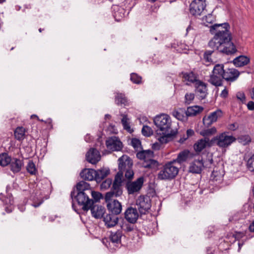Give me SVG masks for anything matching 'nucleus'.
Wrapping results in <instances>:
<instances>
[{
    "instance_id": "1",
    "label": "nucleus",
    "mask_w": 254,
    "mask_h": 254,
    "mask_svg": "<svg viewBox=\"0 0 254 254\" xmlns=\"http://www.w3.org/2000/svg\"><path fill=\"white\" fill-rule=\"evenodd\" d=\"M230 25L228 23L215 24L210 26V32L214 35L209 41L208 46L213 50L227 55L237 51L235 45L231 42V34L229 31Z\"/></svg>"
},
{
    "instance_id": "2",
    "label": "nucleus",
    "mask_w": 254,
    "mask_h": 254,
    "mask_svg": "<svg viewBox=\"0 0 254 254\" xmlns=\"http://www.w3.org/2000/svg\"><path fill=\"white\" fill-rule=\"evenodd\" d=\"M153 122L158 128L155 131V137L160 142L167 143L172 140L176 135L177 131L171 128V121L168 115L156 116Z\"/></svg>"
},
{
    "instance_id": "3",
    "label": "nucleus",
    "mask_w": 254,
    "mask_h": 254,
    "mask_svg": "<svg viewBox=\"0 0 254 254\" xmlns=\"http://www.w3.org/2000/svg\"><path fill=\"white\" fill-rule=\"evenodd\" d=\"M178 172L179 167L176 164V161H172L164 166L158 174V178L162 180H171L174 179Z\"/></svg>"
},
{
    "instance_id": "4",
    "label": "nucleus",
    "mask_w": 254,
    "mask_h": 254,
    "mask_svg": "<svg viewBox=\"0 0 254 254\" xmlns=\"http://www.w3.org/2000/svg\"><path fill=\"white\" fill-rule=\"evenodd\" d=\"M122 182V173H118L115 176L112 190L107 192L105 197H106L107 198H113L114 196H120L123 193V190L121 188Z\"/></svg>"
},
{
    "instance_id": "5",
    "label": "nucleus",
    "mask_w": 254,
    "mask_h": 254,
    "mask_svg": "<svg viewBox=\"0 0 254 254\" xmlns=\"http://www.w3.org/2000/svg\"><path fill=\"white\" fill-rule=\"evenodd\" d=\"M212 163V158L204 162L201 158L196 159L190 164L189 171L192 173H200L203 167L210 168Z\"/></svg>"
},
{
    "instance_id": "6",
    "label": "nucleus",
    "mask_w": 254,
    "mask_h": 254,
    "mask_svg": "<svg viewBox=\"0 0 254 254\" xmlns=\"http://www.w3.org/2000/svg\"><path fill=\"white\" fill-rule=\"evenodd\" d=\"M90 193L85 192H77L75 196V199L77 201L79 205L82 206L83 211L87 212L89 210L91 205L93 203V200L89 198V195Z\"/></svg>"
},
{
    "instance_id": "7",
    "label": "nucleus",
    "mask_w": 254,
    "mask_h": 254,
    "mask_svg": "<svg viewBox=\"0 0 254 254\" xmlns=\"http://www.w3.org/2000/svg\"><path fill=\"white\" fill-rule=\"evenodd\" d=\"M213 140L219 147L226 148L234 142L236 139L233 136L228 135L226 132H223L215 136Z\"/></svg>"
},
{
    "instance_id": "8",
    "label": "nucleus",
    "mask_w": 254,
    "mask_h": 254,
    "mask_svg": "<svg viewBox=\"0 0 254 254\" xmlns=\"http://www.w3.org/2000/svg\"><path fill=\"white\" fill-rule=\"evenodd\" d=\"M136 157L145 162L144 166L146 168H151L157 164V162L153 160V152L149 150L139 151L137 153Z\"/></svg>"
},
{
    "instance_id": "9",
    "label": "nucleus",
    "mask_w": 254,
    "mask_h": 254,
    "mask_svg": "<svg viewBox=\"0 0 254 254\" xmlns=\"http://www.w3.org/2000/svg\"><path fill=\"white\" fill-rule=\"evenodd\" d=\"M205 6V0H193L190 4V12L194 16L200 15Z\"/></svg>"
},
{
    "instance_id": "10",
    "label": "nucleus",
    "mask_w": 254,
    "mask_h": 254,
    "mask_svg": "<svg viewBox=\"0 0 254 254\" xmlns=\"http://www.w3.org/2000/svg\"><path fill=\"white\" fill-rule=\"evenodd\" d=\"M105 200L107 209L110 212L114 215L120 214L122 210V206L118 200L113 198H107L106 197H105Z\"/></svg>"
},
{
    "instance_id": "11",
    "label": "nucleus",
    "mask_w": 254,
    "mask_h": 254,
    "mask_svg": "<svg viewBox=\"0 0 254 254\" xmlns=\"http://www.w3.org/2000/svg\"><path fill=\"white\" fill-rule=\"evenodd\" d=\"M136 205L140 214H145L151 207V201L149 197L140 196L136 201Z\"/></svg>"
},
{
    "instance_id": "12",
    "label": "nucleus",
    "mask_w": 254,
    "mask_h": 254,
    "mask_svg": "<svg viewBox=\"0 0 254 254\" xmlns=\"http://www.w3.org/2000/svg\"><path fill=\"white\" fill-rule=\"evenodd\" d=\"M133 165L131 159L126 155H123L118 159V167L119 172L123 175L124 171L131 168Z\"/></svg>"
},
{
    "instance_id": "13",
    "label": "nucleus",
    "mask_w": 254,
    "mask_h": 254,
    "mask_svg": "<svg viewBox=\"0 0 254 254\" xmlns=\"http://www.w3.org/2000/svg\"><path fill=\"white\" fill-rule=\"evenodd\" d=\"M107 148L111 151H120L123 148V144L120 139L116 136L108 138L106 141Z\"/></svg>"
},
{
    "instance_id": "14",
    "label": "nucleus",
    "mask_w": 254,
    "mask_h": 254,
    "mask_svg": "<svg viewBox=\"0 0 254 254\" xmlns=\"http://www.w3.org/2000/svg\"><path fill=\"white\" fill-rule=\"evenodd\" d=\"M144 182L143 177L138 178L136 181L128 182L127 184V189L129 194H132L140 190Z\"/></svg>"
},
{
    "instance_id": "15",
    "label": "nucleus",
    "mask_w": 254,
    "mask_h": 254,
    "mask_svg": "<svg viewBox=\"0 0 254 254\" xmlns=\"http://www.w3.org/2000/svg\"><path fill=\"white\" fill-rule=\"evenodd\" d=\"M196 94L201 99H204L207 94V84L200 80H198L194 84Z\"/></svg>"
},
{
    "instance_id": "16",
    "label": "nucleus",
    "mask_w": 254,
    "mask_h": 254,
    "mask_svg": "<svg viewBox=\"0 0 254 254\" xmlns=\"http://www.w3.org/2000/svg\"><path fill=\"white\" fill-rule=\"evenodd\" d=\"M222 116V112L221 110H218L211 113L208 116H205L203 117L202 121L203 124L209 127L213 123L216 122L217 119Z\"/></svg>"
},
{
    "instance_id": "17",
    "label": "nucleus",
    "mask_w": 254,
    "mask_h": 254,
    "mask_svg": "<svg viewBox=\"0 0 254 254\" xmlns=\"http://www.w3.org/2000/svg\"><path fill=\"white\" fill-rule=\"evenodd\" d=\"M138 216V211L135 208L129 207L127 209L125 212L126 219L130 223H135Z\"/></svg>"
},
{
    "instance_id": "18",
    "label": "nucleus",
    "mask_w": 254,
    "mask_h": 254,
    "mask_svg": "<svg viewBox=\"0 0 254 254\" xmlns=\"http://www.w3.org/2000/svg\"><path fill=\"white\" fill-rule=\"evenodd\" d=\"M92 216L96 219H101L105 213V209L101 205L94 204L91 205L90 209Z\"/></svg>"
},
{
    "instance_id": "19",
    "label": "nucleus",
    "mask_w": 254,
    "mask_h": 254,
    "mask_svg": "<svg viewBox=\"0 0 254 254\" xmlns=\"http://www.w3.org/2000/svg\"><path fill=\"white\" fill-rule=\"evenodd\" d=\"M86 157L89 162L96 164L100 160L101 156L97 149L91 148L86 153Z\"/></svg>"
},
{
    "instance_id": "20",
    "label": "nucleus",
    "mask_w": 254,
    "mask_h": 254,
    "mask_svg": "<svg viewBox=\"0 0 254 254\" xmlns=\"http://www.w3.org/2000/svg\"><path fill=\"white\" fill-rule=\"evenodd\" d=\"M209 139L206 137L198 139L193 145V148L195 152L197 153L200 152L207 146H210Z\"/></svg>"
},
{
    "instance_id": "21",
    "label": "nucleus",
    "mask_w": 254,
    "mask_h": 254,
    "mask_svg": "<svg viewBox=\"0 0 254 254\" xmlns=\"http://www.w3.org/2000/svg\"><path fill=\"white\" fill-rule=\"evenodd\" d=\"M240 75L239 71L235 68H229L225 70L224 79L228 81H234L236 80Z\"/></svg>"
},
{
    "instance_id": "22",
    "label": "nucleus",
    "mask_w": 254,
    "mask_h": 254,
    "mask_svg": "<svg viewBox=\"0 0 254 254\" xmlns=\"http://www.w3.org/2000/svg\"><path fill=\"white\" fill-rule=\"evenodd\" d=\"M116 215L113 214H109L104 217V222L107 227H113L117 224L119 219Z\"/></svg>"
},
{
    "instance_id": "23",
    "label": "nucleus",
    "mask_w": 254,
    "mask_h": 254,
    "mask_svg": "<svg viewBox=\"0 0 254 254\" xmlns=\"http://www.w3.org/2000/svg\"><path fill=\"white\" fill-rule=\"evenodd\" d=\"M81 177L85 180H95V170L92 169H85L80 173Z\"/></svg>"
},
{
    "instance_id": "24",
    "label": "nucleus",
    "mask_w": 254,
    "mask_h": 254,
    "mask_svg": "<svg viewBox=\"0 0 254 254\" xmlns=\"http://www.w3.org/2000/svg\"><path fill=\"white\" fill-rule=\"evenodd\" d=\"M183 75L185 81L188 82L186 83L187 85H190L191 83L194 84L199 80L197 79V75L191 71L183 73Z\"/></svg>"
},
{
    "instance_id": "25",
    "label": "nucleus",
    "mask_w": 254,
    "mask_h": 254,
    "mask_svg": "<svg viewBox=\"0 0 254 254\" xmlns=\"http://www.w3.org/2000/svg\"><path fill=\"white\" fill-rule=\"evenodd\" d=\"M10 170L14 173H16L19 172L23 166V164L22 161L16 158L11 159L10 163Z\"/></svg>"
},
{
    "instance_id": "26",
    "label": "nucleus",
    "mask_w": 254,
    "mask_h": 254,
    "mask_svg": "<svg viewBox=\"0 0 254 254\" xmlns=\"http://www.w3.org/2000/svg\"><path fill=\"white\" fill-rule=\"evenodd\" d=\"M250 58L245 56H240L233 60L234 64L237 67H241L250 63Z\"/></svg>"
},
{
    "instance_id": "27",
    "label": "nucleus",
    "mask_w": 254,
    "mask_h": 254,
    "mask_svg": "<svg viewBox=\"0 0 254 254\" xmlns=\"http://www.w3.org/2000/svg\"><path fill=\"white\" fill-rule=\"evenodd\" d=\"M110 173V170L107 168H103L98 170H95V181L97 182H100L102 179L106 177Z\"/></svg>"
},
{
    "instance_id": "28",
    "label": "nucleus",
    "mask_w": 254,
    "mask_h": 254,
    "mask_svg": "<svg viewBox=\"0 0 254 254\" xmlns=\"http://www.w3.org/2000/svg\"><path fill=\"white\" fill-rule=\"evenodd\" d=\"M76 190L77 192H85L88 193H91V188L90 185L84 182L80 181L76 185Z\"/></svg>"
},
{
    "instance_id": "29",
    "label": "nucleus",
    "mask_w": 254,
    "mask_h": 254,
    "mask_svg": "<svg viewBox=\"0 0 254 254\" xmlns=\"http://www.w3.org/2000/svg\"><path fill=\"white\" fill-rule=\"evenodd\" d=\"M203 110V108L199 106L189 107L186 110V115L188 117L194 116L200 113Z\"/></svg>"
},
{
    "instance_id": "30",
    "label": "nucleus",
    "mask_w": 254,
    "mask_h": 254,
    "mask_svg": "<svg viewBox=\"0 0 254 254\" xmlns=\"http://www.w3.org/2000/svg\"><path fill=\"white\" fill-rule=\"evenodd\" d=\"M223 76L212 73L210 76L209 82L215 86H220L222 85Z\"/></svg>"
},
{
    "instance_id": "31",
    "label": "nucleus",
    "mask_w": 254,
    "mask_h": 254,
    "mask_svg": "<svg viewBox=\"0 0 254 254\" xmlns=\"http://www.w3.org/2000/svg\"><path fill=\"white\" fill-rule=\"evenodd\" d=\"M122 119L121 123L123 126V128L129 133H132L133 129L130 126V120L126 115H122Z\"/></svg>"
},
{
    "instance_id": "32",
    "label": "nucleus",
    "mask_w": 254,
    "mask_h": 254,
    "mask_svg": "<svg viewBox=\"0 0 254 254\" xmlns=\"http://www.w3.org/2000/svg\"><path fill=\"white\" fill-rule=\"evenodd\" d=\"M223 176L224 172L222 170H214L211 176V180L219 184L222 181Z\"/></svg>"
},
{
    "instance_id": "33",
    "label": "nucleus",
    "mask_w": 254,
    "mask_h": 254,
    "mask_svg": "<svg viewBox=\"0 0 254 254\" xmlns=\"http://www.w3.org/2000/svg\"><path fill=\"white\" fill-rule=\"evenodd\" d=\"M173 115L178 120L181 121H186L187 120L188 117L186 115V111L184 109H180L178 110L173 112Z\"/></svg>"
},
{
    "instance_id": "34",
    "label": "nucleus",
    "mask_w": 254,
    "mask_h": 254,
    "mask_svg": "<svg viewBox=\"0 0 254 254\" xmlns=\"http://www.w3.org/2000/svg\"><path fill=\"white\" fill-rule=\"evenodd\" d=\"M113 8L114 11V16L115 19L117 21H120L124 16V8L119 7L117 5L114 6Z\"/></svg>"
},
{
    "instance_id": "35",
    "label": "nucleus",
    "mask_w": 254,
    "mask_h": 254,
    "mask_svg": "<svg viewBox=\"0 0 254 254\" xmlns=\"http://www.w3.org/2000/svg\"><path fill=\"white\" fill-rule=\"evenodd\" d=\"M25 129L23 127H17L14 131V135L16 139L22 140L24 139Z\"/></svg>"
},
{
    "instance_id": "36",
    "label": "nucleus",
    "mask_w": 254,
    "mask_h": 254,
    "mask_svg": "<svg viewBox=\"0 0 254 254\" xmlns=\"http://www.w3.org/2000/svg\"><path fill=\"white\" fill-rule=\"evenodd\" d=\"M189 154V151H183L180 152L176 160H174L173 161H176V164H179L180 165L181 163L186 161L188 158Z\"/></svg>"
},
{
    "instance_id": "37",
    "label": "nucleus",
    "mask_w": 254,
    "mask_h": 254,
    "mask_svg": "<svg viewBox=\"0 0 254 254\" xmlns=\"http://www.w3.org/2000/svg\"><path fill=\"white\" fill-rule=\"evenodd\" d=\"M115 102L118 105H127V100L124 94L117 93L115 97Z\"/></svg>"
},
{
    "instance_id": "38",
    "label": "nucleus",
    "mask_w": 254,
    "mask_h": 254,
    "mask_svg": "<svg viewBox=\"0 0 254 254\" xmlns=\"http://www.w3.org/2000/svg\"><path fill=\"white\" fill-rule=\"evenodd\" d=\"M11 161V158L6 153L0 154V165L5 166L10 164Z\"/></svg>"
},
{
    "instance_id": "39",
    "label": "nucleus",
    "mask_w": 254,
    "mask_h": 254,
    "mask_svg": "<svg viewBox=\"0 0 254 254\" xmlns=\"http://www.w3.org/2000/svg\"><path fill=\"white\" fill-rule=\"evenodd\" d=\"M121 233L119 231H117L115 233H111L110 239L113 243L119 244L121 242Z\"/></svg>"
},
{
    "instance_id": "40",
    "label": "nucleus",
    "mask_w": 254,
    "mask_h": 254,
    "mask_svg": "<svg viewBox=\"0 0 254 254\" xmlns=\"http://www.w3.org/2000/svg\"><path fill=\"white\" fill-rule=\"evenodd\" d=\"M225 70L224 69V65L222 64H216L213 67L212 73L224 77Z\"/></svg>"
},
{
    "instance_id": "41",
    "label": "nucleus",
    "mask_w": 254,
    "mask_h": 254,
    "mask_svg": "<svg viewBox=\"0 0 254 254\" xmlns=\"http://www.w3.org/2000/svg\"><path fill=\"white\" fill-rule=\"evenodd\" d=\"M217 129L215 127L203 130L200 131V134L203 136H209L216 133Z\"/></svg>"
},
{
    "instance_id": "42",
    "label": "nucleus",
    "mask_w": 254,
    "mask_h": 254,
    "mask_svg": "<svg viewBox=\"0 0 254 254\" xmlns=\"http://www.w3.org/2000/svg\"><path fill=\"white\" fill-rule=\"evenodd\" d=\"M26 170L31 175H35L37 173V169L35 165L32 161H29L26 166Z\"/></svg>"
},
{
    "instance_id": "43",
    "label": "nucleus",
    "mask_w": 254,
    "mask_h": 254,
    "mask_svg": "<svg viewBox=\"0 0 254 254\" xmlns=\"http://www.w3.org/2000/svg\"><path fill=\"white\" fill-rule=\"evenodd\" d=\"M215 20L214 16L211 14H209L202 18V22L204 25L208 26V24L212 23Z\"/></svg>"
},
{
    "instance_id": "44",
    "label": "nucleus",
    "mask_w": 254,
    "mask_h": 254,
    "mask_svg": "<svg viewBox=\"0 0 254 254\" xmlns=\"http://www.w3.org/2000/svg\"><path fill=\"white\" fill-rule=\"evenodd\" d=\"M33 203L32 204L34 207H37L40 206L43 202L42 197L35 193L34 196H31Z\"/></svg>"
},
{
    "instance_id": "45",
    "label": "nucleus",
    "mask_w": 254,
    "mask_h": 254,
    "mask_svg": "<svg viewBox=\"0 0 254 254\" xmlns=\"http://www.w3.org/2000/svg\"><path fill=\"white\" fill-rule=\"evenodd\" d=\"M112 184V180L111 179H107L103 181L100 185V189L102 190H105L108 189Z\"/></svg>"
},
{
    "instance_id": "46",
    "label": "nucleus",
    "mask_w": 254,
    "mask_h": 254,
    "mask_svg": "<svg viewBox=\"0 0 254 254\" xmlns=\"http://www.w3.org/2000/svg\"><path fill=\"white\" fill-rule=\"evenodd\" d=\"M239 142L243 145H246L251 141V137L249 135H241L238 138Z\"/></svg>"
},
{
    "instance_id": "47",
    "label": "nucleus",
    "mask_w": 254,
    "mask_h": 254,
    "mask_svg": "<svg viewBox=\"0 0 254 254\" xmlns=\"http://www.w3.org/2000/svg\"><path fill=\"white\" fill-rule=\"evenodd\" d=\"M141 131L142 134L145 136H150L153 134V130L148 126H143Z\"/></svg>"
},
{
    "instance_id": "48",
    "label": "nucleus",
    "mask_w": 254,
    "mask_h": 254,
    "mask_svg": "<svg viewBox=\"0 0 254 254\" xmlns=\"http://www.w3.org/2000/svg\"><path fill=\"white\" fill-rule=\"evenodd\" d=\"M131 144L136 151L141 149V142L138 139L132 138L131 140Z\"/></svg>"
},
{
    "instance_id": "49",
    "label": "nucleus",
    "mask_w": 254,
    "mask_h": 254,
    "mask_svg": "<svg viewBox=\"0 0 254 254\" xmlns=\"http://www.w3.org/2000/svg\"><path fill=\"white\" fill-rule=\"evenodd\" d=\"M215 50L206 51L204 54V59L206 63H211L212 62L211 58L212 54Z\"/></svg>"
},
{
    "instance_id": "50",
    "label": "nucleus",
    "mask_w": 254,
    "mask_h": 254,
    "mask_svg": "<svg viewBox=\"0 0 254 254\" xmlns=\"http://www.w3.org/2000/svg\"><path fill=\"white\" fill-rule=\"evenodd\" d=\"M130 80L134 83L139 84L141 80V77L137 74L132 73L130 74Z\"/></svg>"
},
{
    "instance_id": "51",
    "label": "nucleus",
    "mask_w": 254,
    "mask_h": 254,
    "mask_svg": "<svg viewBox=\"0 0 254 254\" xmlns=\"http://www.w3.org/2000/svg\"><path fill=\"white\" fill-rule=\"evenodd\" d=\"M194 94L192 93H187L185 95V103L190 104L194 99Z\"/></svg>"
},
{
    "instance_id": "52",
    "label": "nucleus",
    "mask_w": 254,
    "mask_h": 254,
    "mask_svg": "<svg viewBox=\"0 0 254 254\" xmlns=\"http://www.w3.org/2000/svg\"><path fill=\"white\" fill-rule=\"evenodd\" d=\"M247 166L250 170L254 172V154L248 159Z\"/></svg>"
},
{
    "instance_id": "53",
    "label": "nucleus",
    "mask_w": 254,
    "mask_h": 254,
    "mask_svg": "<svg viewBox=\"0 0 254 254\" xmlns=\"http://www.w3.org/2000/svg\"><path fill=\"white\" fill-rule=\"evenodd\" d=\"M236 97L238 100H240L242 103H245L246 101V96L243 92L240 91L236 93Z\"/></svg>"
},
{
    "instance_id": "54",
    "label": "nucleus",
    "mask_w": 254,
    "mask_h": 254,
    "mask_svg": "<svg viewBox=\"0 0 254 254\" xmlns=\"http://www.w3.org/2000/svg\"><path fill=\"white\" fill-rule=\"evenodd\" d=\"M90 195H91L94 199L96 201L99 200L101 197V194L97 191H95L91 190V193Z\"/></svg>"
},
{
    "instance_id": "55",
    "label": "nucleus",
    "mask_w": 254,
    "mask_h": 254,
    "mask_svg": "<svg viewBox=\"0 0 254 254\" xmlns=\"http://www.w3.org/2000/svg\"><path fill=\"white\" fill-rule=\"evenodd\" d=\"M125 172V177L128 179H131L133 176V172L131 168H129L128 169H127L125 171H124V172Z\"/></svg>"
},
{
    "instance_id": "56",
    "label": "nucleus",
    "mask_w": 254,
    "mask_h": 254,
    "mask_svg": "<svg viewBox=\"0 0 254 254\" xmlns=\"http://www.w3.org/2000/svg\"><path fill=\"white\" fill-rule=\"evenodd\" d=\"M122 228L123 230H124L126 231H127V232L131 231L133 229V227L131 225H130L128 224H124L122 226Z\"/></svg>"
},
{
    "instance_id": "57",
    "label": "nucleus",
    "mask_w": 254,
    "mask_h": 254,
    "mask_svg": "<svg viewBox=\"0 0 254 254\" xmlns=\"http://www.w3.org/2000/svg\"><path fill=\"white\" fill-rule=\"evenodd\" d=\"M159 142H155L152 144V148L154 150H159L160 149L161 147V144H163V143H162L160 142L159 141H158Z\"/></svg>"
},
{
    "instance_id": "58",
    "label": "nucleus",
    "mask_w": 254,
    "mask_h": 254,
    "mask_svg": "<svg viewBox=\"0 0 254 254\" xmlns=\"http://www.w3.org/2000/svg\"><path fill=\"white\" fill-rule=\"evenodd\" d=\"M238 125L236 123H233L228 126V129L232 130H235L238 128Z\"/></svg>"
},
{
    "instance_id": "59",
    "label": "nucleus",
    "mask_w": 254,
    "mask_h": 254,
    "mask_svg": "<svg viewBox=\"0 0 254 254\" xmlns=\"http://www.w3.org/2000/svg\"><path fill=\"white\" fill-rule=\"evenodd\" d=\"M194 131L191 129H189L187 130V137L184 139V140L187 139L188 137L192 136L194 134Z\"/></svg>"
},
{
    "instance_id": "60",
    "label": "nucleus",
    "mask_w": 254,
    "mask_h": 254,
    "mask_svg": "<svg viewBox=\"0 0 254 254\" xmlns=\"http://www.w3.org/2000/svg\"><path fill=\"white\" fill-rule=\"evenodd\" d=\"M247 107L249 110H254V102L249 101L247 104Z\"/></svg>"
},
{
    "instance_id": "61",
    "label": "nucleus",
    "mask_w": 254,
    "mask_h": 254,
    "mask_svg": "<svg viewBox=\"0 0 254 254\" xmlns=\"http://www.w3.org/2000/svg\"><path fill=\"white\" fill-rule=\"evenodd\" d=\"M228 94V91L226 89V88H225L224 90H223L220 94V96L222 98H226L227 97Z\"/></svg>"
},
{
    "instance_id": "62",
    "label": "nucleus",
    "mask_w": 254,
    "mask_h": 254,
    "mask_svg": "<svg viewBox=\"0 0 254 254\" xmlns=\"http://www.w3.org/2000/svg\"><path fill=\"white\" fill-rule=\"evenodd\" d=\"M102 243L103 244L106 246L107 247H108V244H109L108 239L107 238H104L102 239Z\"/></svg>"
},
{
    "instance_id": "63",
    "label": "nucleus",
    "mask_w": 254,
    "mask_h": 254,
    "mask_svg": "<svg viewBox=\"0 0 254 254\" xmlns=\"http://www.w3.org/2000/svg\"><path fill=\"white\" fill-rule=\"evenodd\" d=\"M249 229L251 232H254V221L250 225Z\"/></svg>"
},
{
    "instance_id": "64",
    "label": "nucleus",
    "mask_w": 254,
    "mask_h": 254,
    "mask_svg": "<svg viewBox=\"0 0 254 254\" xmlns=\"http://www.w3.org/2000/svg\"><path fill=\"white\" fill-rule=\"evenodd\" d=\"M110 127H112L113 128V130H112V132L114 133H116L117 132V129L114 126H110Z\"/></svg>"
}]
</instances>
